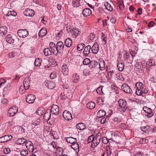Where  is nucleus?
<instances>
[{
  "label": "nucleus",
  "instance_id": "1",
  "mask_svg": "<svg viewBox=\"0 0 156 156\" xmlns=\"http://www.w3.org/2000/svg\"><path fill=\"white\" fill-rule=\"evenodd\" d=\"M119 107L118 108L119 110L122 112H124L127 108V102L123 99H120L119 101Z\"/></svg>",
  "mask_w": 156,
  "mask_h": 156
},
{
  "label": "nucleus",
  "instance_id": "2",
  "mask_svg": "<svg viewBox=\"0 0 156 156\" xmlns=\"http://www.w3.org/2000/svg\"><path fill=\"white\" fill-rule=\"evenodd\" d=\"M135 87L136 89V93L138 95H142V93L141 92V90L144 87L143 83L140 82H138L135 84Z\"/></svg>",
  "mask_w": 156,
  "mask_h": 156
},
{
  "label": "nucleus",
  "instance_id": "3",
  "mask_svg": "<svg viewBox=\"0 0 156 156\" xmlns=\"http://www.w3.org/2000/svg\"><path fill=\"white\" fill-rule=\"evenodd\" d=\"M121 88L123 91L127 94H131L133 93V91L131 88L126 83L122 84Z\"/></svg>",
  "mask_w": 156,
  "mask_h": 156
},
{
  "label": "nucleus",
  "instance_id": "4",
  "mask_svg": "<svg viewBox=\"0 0 156 156\" xmlns=\"http://www.w3.org/2000/svg\"><path fill=\"white\" fill-rule=\"evenodd\" d=\"M18 111V107L16 106H13L8 110V115L9 116H13Z\"/></svg>",
  "mask_w": 156,
  "mask_h": 156
},
{
  "label": "nucleus",
  "instance_id": "5",
  "mask_svg": "<svg viewBox=\"0 0 156 156\" xmlns=\"http://www.w3.org/2000/svg\"><path fill=\"white\" fill-rule=\"evenodd\" d=\"M143 109L144 112L147 113V114L145 115L147 117L150 118L154 115V113L152 112V110L151 108L146 106H144L143 108Z\"/></svg>",
  "mask_w": 156,
  "mask_h": 156
},
{
  "label": "nucleus",
  "instance_id": "6",
  "mask_svg": "<svg viewBox=\"0 0 156 156\" xmlns=\"http://www.w3.org/2000/svg\"><path fill=\"white\" fill-rule=\"evenodd\" d=\"M17 34L19 37L24 38L28 35V33L26 30L21 29L18 31Z\"/></svg>",
  "mask_w": 156,
  "mask_h": 156
},
{
  "label": "nucleus",
  "instance_id": "7",
  "mask_svg": "<svg viewBox=\"0 0 156 156\" xmlns=\"http://www.w3.org/2000/svg\"><path fill=\"white\" fill-rule=\"evenodd\" d=\"M49 47L52 53L55 55H57L58 52L55 44L53 42H50L49 44Z\"/></svg>",
  "mask_w": 156,
  "mask_h": 156
},
{
  "label": "nucleus",
  "instance_id": "8",
  "mask_svg": "<svg viewBox=\"0 0 156 156\" xmlns=\"http://www.w3.org/2000/svg\"><path fill=\"white\" fill-rule=\"evenodd\" d=\"M12 137L10 135H5L0 137V143H3L7 142L12 139Z\"/></svg>",
  "mask_w": 156,
  "mask_h": 156
},
{
  "label": "nucleus",
  "instance_id": "9",
  "mask_svg": "<svg viewBox=\"0 0 156 156\" xmlns=\"http://www.w3.org/2000/svg\"><path fill=\"white\" fill-rule=\"evenodd\" d=\"M50 111L53 115H57L59 112V108L58 106L55 105H53L51 108Z\"/></svg>",
  "mask_w": 156,
  "mask_h": 156
},
{
  "label": "nucleus",
  "instance_id": "10",
  "mask_svg": "<svg viewBox=\"0 0 156 156\" xmlns=\"http://www.w3.org/2000/svg\"><path fill=\"white\" fill-rule=\"evenodd\" d=\"M62 115L64 119L66 120H70L72 119L71 113L68 111H64L63 112Z\"/></svg>",
  "mask_w": 156,
  "mask_h": 156
},
{
  "label": "nucleus",
  "instance_id": "11",
  "mask_svg": "<svg viewBox=\"0 0 156 156\" xmlns=\"http://www.w3.org/2000/svg\"><path fill=\"white\" fill-rule=\"evenodd\" d=\"M36 99L35 96L33 94H30L28 95L26 98V100L27 102L29 103H33Z\"/></svg>",
  "mask_w": 156,
  "mask_h": 156
},
{
  "label": "nucleus",
  "instance_id": "12",
  "mask_svg": "<svg viewBox=\"0 0 156 156\" xmlns=\"http://www.w3.org/2000/svg\"><path fill=\"white\" fill-rule=\"evenodd\" d=\"M55 83L48 80L45 81L44 83L45 85L48 89H52L55 87Z\"/></svg>",
  "mask_w": 156,
  "mask_h": 156
},
{
  "label": "nucleus",
  "instance_id": "13",
  "mask_svg": "<svg viewBox=\"0 0 156 156\" xmlns=\"http://www.w3.org/2000/svg\"><path fill=\"white\" fill-rule=\"evenodd\" d=\"M58 53V51H63L64 49V45L63 42L61 41H59L57 42L56 46Z\"/></svg>",
  "mask_w": 156,
  "mask_h": 156
},
{
  "label": "nucleus",
  "instance_id": "14",
  "mask_svg": "<svg viewBox=\"0 0 156 156\" xmlns=\"http://www.w3.org/2000/svg\"><path fill=\"white\" fill-rule=\"evenodd\" d=\"M30 81L29 78H25L23 81V87L25 90H27L30 86Z\"/></svg>",
  "mask_w": 156,
  "mask_h": 156
},
{
  "label": "nucleus",
  "instance_id": "15",
  "mask_svg": "<svg viewBox=\"0 0 156 156\" xmlns=\"http://www.w3.org/2000/svg\"><path fill=\"white\" fill-rule=\"evenodd\" d=\"M26 147L30 151L33 152L34 151V146L33 143L29 141H26L25 143Z\"/></svg>",
  "mask_w": 156,
  "mask_h": 156
},
{
  "label": "nucleus",
  "instance_id": "16",
  "mask_svg": "<svg viewBox=\"0 0 156 156\" xmlns=\"http://www.w3.org/2000/svg\"><path fill=\"white\" fill-rule=\"evenodd\" d=\"M91 50L94 54H97L99 51L98 44L97 42H95L91 48Z\"/></svg>",
  "mask_w": 156,
  "mask_h": 156
},
{
  "label": "nucleus",
  "instance_id": "17",
  "mask_svg": "<svg viewBox=\"0 0 156 156\" xmlns=\"http://www.w3.org/2000/svg\"><path fill=\"white\" fill-rule=\"evenodd\" d=\"M25 15L28 16H32L34 15V11L33 10L27 9L23 12Z\"/></svg>",
  "mask_w": 156,
  "mask_h": 156
},
{
  "label": "nucleus",
  "instance_id": "18",
  "mask_svg": "<svg viewBox=\"0 0 156 156\" xmlns=\"http://www.w3.org/2000/svg\"><path fill=\"white\" fill-rule=\"evenodd\" d=\"M62 69L63 74L65 76L67 75L69 72V69L67 65L63 64L62 66Z\"/></svg>",
  "mask_w": 156,
  "mask_h": 156
},
{
  "label": "nucleus",
  "instance_id": "19",
  "mask_svg": "<svg viewBox=\"0 0 156 156\" xmlns=\"http://www.w3.org/2000/svg\"><path fill=\"white\" fill-rule=\"evenodd\" d=\"M7 28L5 26H3L0 27V35L3 36L7 34Z\"/></svg>",
  "mask_w": 156,
  "mask_h": 156
},
{
  "label": "nucleus",
  "instance_id": "20",
  "mask_svg": "<svg viewBox=\"0 0 156 156\" xmlns=\"http://www.w3.org/2000/svg\"><path fill=\"white\" fill-rule=\"evenodd\" d=\"M106 114V112L104 110H101L99 111L97 114V119H99L103 117Z\"/></svg>",
  "mask_w": 156,
  "mask_h": 156
},
{
  "label": "nucleus",
  "instance_id": "21",
  "mask_svg": "<svg viewBox=\"0 0 156 156\" xmlns=\"http://www.w3.org/2000/svg\"><path fill=\"white\" fill-rule=\"evenodd\" d=\"M91 11L89 8L85 9L82 11V14L85 16H89L91 14Z\"/></svg>",
  "mask_w": 156,
  "mask_h": 156
},
{
  "label": "nucleus",
  "instance_id": "22",
  "mask_svg": "<svg viewBox=\"0 0 156 156\" xmlns=\"http://www.w3.org/2000/svg\"><path fill=\"white\" fill-rule=\"evenodd\" d=\"M117 67L119 71H122L124 69V64L122 61H119L117 63Z\"/></svg>",
  "mask_w": 156,
  "mask_h": 156
},
{
  "label": "nucleus",
  "instance_id": "23",
  "mask_svg": "<svg viewBox=\"0 0 156 156\" xmlns=\"http://www.w3.org/2000/svg\"><path fill=\"white\" fill-rule=\"evenodd\" d=\"M99 62L98 63L99 65V68L101 70H103L105 69V64L104 60L102 59L99 60Z\"/></svg>",
  "mask_w": 156,
  "mask_h": 156
},
{
  "label": "nucleus",
  "instance_id": "24",
  "mask_svg": "<svg viewBox=\"0 0 156 156\" xmlns=\"http://www.w3.org/2000/svg\"><path fill=\"white\" fill-rule=\"evenodd\" d=\"M141 130L146 133L152 130V128L150 126H142L140 127Z\"/></svg>",
  "mask_w": 156,
  "mask_h": 156
},
{
  "label": "nucleus",
  "instance_id": "25",
  "mask_svg": "<svg viewBox=\"0 0 156 156\" xmlns=\"http://www.w3.org/2000/svg\"><path fill=\"white\" fill-rule=\"evenodd\" d=\"M156 65L155 60L154 59H150L147 63L146 66L149 69L152 66H154Z\"/></svg>",
  "mask_w": 156,
  "mask_h": 156
},
{
  "label": "nucleus",
  "instance_id": "26",
  "mask_svg": "<svg viewBox=\"0 0 156 156\" xmlns=\"http://www.w3.org/2000/svg\"><path fill=\"white\" fill-rule=\"evenodd\" d=\"M47 34V30L45 28H41L38 33L39 36L42 37L45 36Z\"/></svg>",
  "mask_w": 156,
  "mask_h": 156
},
{
  "label": "nucleus",
  "instance_id": "27",
  "mask_svg": "<svg viewBox=\"0 0 156 156\" xmlns=\"http://www.w3.org/2000/svg\"><path fill=\"white\" fill-rule=\"evenodd\" d=\"M76 127L78 129L82 130L85 129L86 128V126L85 123L80 122L77 124Z\"/></svg>",
  "mask_w": 156,
  "mask_h": 156
},
{
  "label": "nucleus",
  "instance_id": "28",
  "mask_svg": "<svg viewBox=\"0 0 156 156\" xmlns=\"http://www.w3.org/2000/svg\"><path fill=\"white\" fill-rule=\"evenodd\" d=\"M72 44V41L71 39L68 38L66 39L65 41V45L67 47L69 48L70 47Z\"/></svg>",
  "mask_w": 156,
  "mask_h": 156
},
{
  "label": "nucleus",
  "instance_id": "29",
  "mask_svg": "<svg viewBox=\"0 0 156 156\" xmlns=\"http://www.w3.org/2000/svg\"><path fill=\"white\" fill-rule=\"evenodd\" d=\"M104 5L105 7V8L108 11L112 12L113 11V8L112 6L108 2H105Z\"/></svg>",
  "mask_w": 156,
  "mask_h": 156
},
{
  "label": "nucleus",
  "instance_id": "30",
  "mask_svg": "<svg viewBox=\"0 0 156 156\" xmlns=\"http://www.w3.org/2000/svg\"><path fill=\"white\" fill-rule=\"evenodd\" d=\"M98 140L97 138H96V137H94L92 143L91 144V147H94L99 144L100 142V140H98Z\"/></svg>",
  "mask_w": 156,
  "mask_h": 156
},
{
  "label": "nucleus",
  "instance_id": "31",
  "mask_svg": "<svg viewBox=\"0 0 156 156\" xmlns=\"http://www.w3.org/2000/svg\"><path fill=\"white\" fill-rule=\"evenodd\" d=\"M79 78V75L77 73H74L72 75V80L74 83H76L78 81Z\"/></svg>",
  "mask_w": 156,
  "mask_h": 156
},
{
  "label": "nucleus",
  "instance_id": "32",
  "mask_svg": "<svg viewBox=\"0 0 156 156\" xmlns=\"http://www.w3.org/2000/svg\"><path fill=\"white\" fill-rule=\"evenodd\" d=\"M98 63L96 61L92 60L89 64V67L91 68H94L98 66Z\"/></svg>",
  "mask_w": 156,
  "mask_h": 156
},
{
  "label": "nucleus",
  "instance_id": "33",
  "mask_svg": "<svg viewBox=\"0 0 156 156\" xmlns=\"http://www.w3.org/2000/svg\"><path fill=\"white\" fill-rule=\"evenodd\" d=\"M91 48V46L88 45L86 46L84 48L83 53L85 55H89L90 53V51Z\"/></svg>",
  "mask_w": 156,
  "mask_h": 156
},
{
  "label": "nucleus",
  "instance_id": "34",
  "mask_svg": "<svg viewBox=\"0 0 156 156\" xmlns=\"http://www.w3.org/2000/svg\"><path fill=\"white\" fill-rule=\"evenodd\" d=\"M117 4L120 9L122 10L124 9L125 6L122 0H118Z\"/></svg>",
  "mask_w": 156,
  "mask_h": 156
},
{
  "label": "nucleus",
  "instance_id": "35",
  "mask_svg": "<svg viewBox=\"0 0 156 156\" xmlns=\"http://www.w3.org/2000/svg\"><path fill=\"white\" fill-rule=\"evenodd\" d=\"M66 140L67 142L72 144L77 141V140L76 138H73L72 137H67Z\"/></svg>",
  "mask_w": 156,
  "mask_h": 156
},
{
  "label": "nucleus",
  "instance_id": "36",
  "mask_svg": "<svg viewBox=\"0 0 156 156\" xmlns=\"http://www.w3.org/2000/svg\"><path fill=\"white\" fill-rule=\"evenodd\" d=\"M6 41L8 43L10 44L13 43L14 41L10 34L8 35L6 37Z\"/></svg>",
  "mask_w": 156,
  "mask_h": 156
},
{
  "label": "nucleus",
  "instance_id": "37",
  "mask_svg": "<svg viewBox=\"0 0 156 156\" xmlns=\"http://www.w3.org/2000/svg\"><path fill=\"white\" fill-rule=\"evenodd\" d=\"M44 112L45 110L44 108H40L37 110L36 113L38 115L41 116Z\"/></svg>",
  "mask_w": 156,
  "mask_h": 156
},
{
  "label": "nucleus",
  "instance_id": "38",
  "mask_svg": "<svg viewBox=\"0 0 156 156\" xmlns=\"http://www.w3.org/2000/svg\"><path fill=\"white\" fill-rule=\"evenodd\" d=\"M87 108L89 109H93L95 108V104L94 102L90 101L87 103Z\"/></svg>",
  "mask_w": 156,
  "mask_h": 156
},
{
  "label": "nucleus",
  "instance_id": "39",
  "mask_svg": "<svg viewBox=\"0 0 156 156\" xmlns=\"http://www.w3.org/2000/svg\"><path fill=\"white\" fill-rule=\"evenodd\" d=\"M73 37H76L80 34L81 32L75 28L73 29Z\"/></svg>",
  "mask_w": 156,
  "mask_h": 156
},
{
  "label": "nucleus",
  "instance_id": "40",
  "mask_svg": "<svg viewBox=\"0 0 156 156\" xmlns=\"http://www.w3.org/2000/svg\"><path fill=\"white\" fill-rule=\"evenodd\" d=\"M47 111L45 112L44 116V118L45 120L48 121L50 118L51 116V113L50 112V110L48 111V112Z\"/></svg>",
  "mask_w": 156,
  "mask_h": 156
},
{
  "label": "nucleus",
  "instance_id": "41",
  "mask_svg": "<svg viewBox=\"0 0 156 156\" xmlns=\"http://www.w3.org/2000/svg\"><path fill=\"white\" fill-rule=\"evenodd\" d=\"M63 149L62 148L58 147L57 148V151L56 152V156H61L62 154Z\"/></svg>",
  "mask_w": 156,
  "mask_h": 156
},
{
  "label": "nucleus",
  "instance_id": "42",
  "mask_svg": "<svg viewBox=\"0 0 156 156\" xmlns=\"http://www.w3.org/2000/svg\"><path fill=\"white\" fill-rule=\"evenodd\" d=\"M26 141V140L25 138H20L17 140L16 143L18 144H23L25 143Z\"/></svg>",
  "mask_w": 156,
  "mask_h": 156
},
{
  "label": "nucleus",
  "instance_id": "43",
  "mask_svg": "<svg viewBox=\"0 0 156 156\" xmlns=\"http://www.w3.org/2000/svg\"><path fill=\"white\" fill-rule=\"evenodd\" d=\"M135 69L136 71H137L139 73L142 72L141 69V66L140 65L138 64H136L135 66Z\"/></svg>",
  "mask_w": 156,
  "mask_h": 156
},
{
  "label": "nucleus",
  "instance_id": "44",
  "mask_svg": "<svg viewBox=\"0 0 156 156\" xmlns=\"http://www.w3.org/2000/svg\"><path fill=\"white\" fill-rule=\"evenodd\" d=\"M44 55L46 56H48L51 55V53L49 48H45L44 51Z\"/></svg>",
  "mask_w": 156,
  "mask_h": 156
},
{
  "label": "nucleus",
  "instance_id": "45",
  "mask_svg": "<svg viewBox=\"0 0 156 156\" xmlns=\"http://www.w3.org/2000/svg\"><path fill=\"white\" fill-rule=\"evenodd\" d=\"M42 60L39 58L35 59L34 62V65L36 66H39L41 64Z\"/></svg>",
  "mask_w": 156,
  "mask_h": 156
},
{
  "label": "nucleus",
  "instance_id": "46",
  "mask_svg": "<svg viewBox=\"0 0 156 156\" xmlns=\"http://www.w3.org/2000/svg\"><path fill=\"white\" fill-rule=\"evenodd\" d=\"M71 147L72 148L75 150L79 149V144L76 142L73 143L72 144Z\"/></svg>",
  "mask_w": 156,
  "mask_h": 156
},
{
  "label": "nucleus",
  "instance_id": "47",
  "mask_svg": "<svg viewBox=\"0 0 156 156\" xmlns=\"http://www.w3.org/2000/svg\"><path fill=\"white\" fill-rule=\"evenodd\" d=\"M85 46V44L83 43H82L78 44L77 46V50L81 51L83 49Z\"/></svg>",
  "mask_w": 156,
  "mask_h": 156
},
{
  "label": "nucleus",
  "instance_id": "48",
  "mask_svg": "<svg viewBox=\"0 0 156 156\" xmlns=\"http://www.w3.org/2000/svg\"><path fill=\"white\" fill-rule=\"evenodd\" d=\"M21 155L22 156H27L28 154L27 150H22L20 152Z\"/></svg>",
  "mask_w": 156,
  "mask_h": 156
},
{
  "label": "nucleus",
  "instance_id": "49",
  "mask_svg": "<svg viewBox=\"0 0 156 156\" xmlns=\"http://www.w3.org/2000/svg\"><path fill=\"white\" fill-rule=\"evenodd\" d=\"M108 120V117L107 118L104 117L101 119L100 123L102 124H105L107 122Z\"/></svg>",
  "mask_w": 156,
  "mask_h": 156
},
{
  "label": "nucleus",
  "instance_id": "50",
  "mask_svg": "<svg viewBox=\"0 0 156 156\" xmlns=\"http://www.w3.org/2000/svg\"><path fill=\"white\" fill-rule=\"evenodd\" d=\"M73 5L74 7H78L80 5L79 1L78 0H74L73 1Z\"/></svg>",
  "mask_w": 156,
  "mask_h": 156
},
{
  "label": "nucleus",
  "instance_id": "51",
  "mask_svg": "<svg viewBox=\"0 0 156 156\" xmlns=\"http://www.w3.org/2000/svg\"><path fill=\"white\" fill-rule=\"evenodd\" d=\"M90 62V59L87 58L84 59L83 63L84 65H87L88 64L89 65Z\"/></svg>",
  "mask_w": 156,
  "mask_h": 156
},
{
  "label": "nucleus",
  "instance_id": "52",
  "mask_svg": "<svg viewBox=\"0 0 156 156\" xmlns=\"http://www.w3.org/2000/svg\"><path fill=\"white\" fill-rule=\"evenodd\" d=\"M40 119H37L35 120L32 121V124L34 126H37L40 123Z\"/></svg>",
  "mask_w": 156,
  "mask_h": 156
},
{
  "label": "nucleus",
  "instance_id": "53",
  "mask_svg": "<svg viewBox=\"0 0 156 156\" xmlns=\"http://www.w3.org/2000/svg\"><path fill=\"white\" fill-rule=\"evenodd\" d=\"M101 39L102 40V41H103L105 42L104 44H106V43L107 42L106 40L105 39V38L106 37V36L105 35V34L103 33H101Z\"/></svg>",
  "mask_w": 156,
  "mask_h": 156
},
{
  "label": "nucleus",
  "instance_id": "54",
  "mask_svg": "<svg viewBox=\"0 0 156 156\" xmlns=\"http://www.w3.org/2000/svg\"><path fill=\"white\" fill-rule=\"evenodd\" d=\"M1 103L4 106L6 105L8 102V100L5 98H3L1 100Z\"/></svg>",
  "mask_w": 156,
  "mask_h": 156
},
{
  "label": "nucleus",
  "instance_id": "55",
  "mask_svg": "<svg viewBox=\"0 0 156 156\" xmlns=\"http://www.w3.org/2000/svg\"><path fill=\"white\" fill-rule=\"evenodd\" d=\"M94 135H92L88 137V138L87 140V142L88 143L91 142H93L94 137Z\"/></svg>",
  "mask_w": 156,
  "mask_h": 156
},
{
  "label": "nucleus",
  "instance_id": "56",
  "mask_svg": "<svg viewBox=\"0 0 156 156\" xmlns=\"http://www.w3.org/2000/svg\"><path fill=\"white\" fill-rule=\"evenodd\" d=\"M102 87H99L96 90L97 92L100 95H102L103 94L102 91Z\"/></svg>",
  "mask_w": 156,
  "mask_h": 156
},
{
  "label": "nucleus",
  "instance_id": "57",
  "mask_svg": "<svg viewBox=\"0 0 156 156\" xmlns=\"http://www.w3.org/2000/svg\"><path fill=\"white\" fill-rule=\"evenodd\" d=\"M57 76L55 72L51 73L50 75V77L51 79H54Z\"/></svg>",
  "mask_w": 156,
  "mask_h": 156
},
{
  "label": "nucleus",
  "instance_id": "58",
  "mask_svg": "<svg viewBox=\"0 0 156 156\" xmlns=\"http://www.w3.org/2000/svg\"><path fill=\"white\" fill-rule=\"evenodd\" d=\"M108 140L105 137H103L102 139V142L104 144H107L108 141Z\"/></svg>",
  "mask_w": 156,
  "mask_h": 156
},
{
  "label": "nucleus",
  "instance_id": "59",
  "mask_svg": "<svg viewBox=\"0 0 156 156\" xmlns=\"http://www.w3.org/2000/svg\"><path fill=\"white\" fill-rule=\"evenodd\" d=\"M95 35L94 33H91L89 37V39L90 41H92L95 37Z\"/></svg>",
  "mask_w": 156,
  "mask_h": 156
},
{
  "label": "nucleus",
  "instance_id": "60",
  "mask_svg": "<svg viewBox=\"0 0 156 156\" xmlns=\"http://www.w3.org/2000/svg\"><path fill=\"white\" fill-rule=\"evenodd\" d=\"M154 21H151L148 23V27H152L154 25Z\"/></svg>",
  "mask_w": 156,
  "mask_h": 156
},
{
  "label": "nucleus",
  "instance_id": "61",
  "mask_svg": "<svg viewBox=\"0 0 156 156\" xmlns=\"http://www.w3.org/2000/svg\"><path fill=\"white\" fill-rule=\"evenodd\" d=\"M94 137H96V138H97V139L98 140H98H100L101 139V133H98L96 134V136Z\"/></svg>",
  "mask_w": 156,
  "mask_h": 156
},
{
  "label": "nucleus",
  "instance_id": "62",
  "mask_svg": "<svg viewBox=\"0 0 156 156\" xmlns=\"http://www.w3.org/2000/svg\"><path fill=\"white\" fill-rule=\"evenodd\" d=\"M9 15H12V16H15L16 15V13L14 11H9L8 12Z\"/></svg>",
  "mask_w": 156,
  "mask_h": 156
},
{
  "label": "nucleus",
  "instance_id": "63",
  "mask_svg": "<svg viewBox=\"0 0 156 156\" xmlns=\"http://www.w3.org/2000/svg\"><path fill=\"white\" fill-rule=\"evenodd\" d=\"M123 56L124 58L127 60L129 58V55L127 52H126L124 55Z\"/></svg>",
  "mask_w": 156,
  "mask_h": 156
},
{
  "label": "nucleus",
  "instance_id": "64",
  "mask_svg": "<svg viewBox=\"0 0 156 156\" xmlns=\"http://www.w3.org/2000/svg\"><path fill=\"white\" fill-rule=\"evenodd\" d=\"M141 92L142 93V94H143V93L144 94H147L148 93V90L147 89L144 88L143 87L141 90Z\"/></svg>",
  "mask_w": 156,
  "mask_h": 156
}]
</instances>
